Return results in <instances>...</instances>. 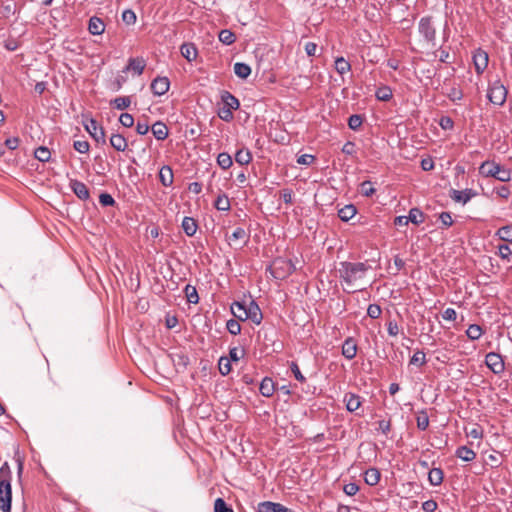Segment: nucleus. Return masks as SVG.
<instances>
[{"label": "nucleus", "instance_id": "1", "mask_svg": "<svg viewBox=\"0 0 512 512\" xmlns=\"http://www.w3.org/2000/svg\"><path fill=\"white\" fill-rule=\"evenodd\" d=\"M370 269L367 262L342 261L338 268L339 279L342 284L354 288L360 285Z\"/></svg>", "mask_w": 512, "mask_h": 512}, {"label": "nucleus", "instance_id": "2", "mask_svg": "<svg viewBox=\"0 0 512 512\" xmlns=\"http://www.w3.org/2000/svg\"><path fill=\"white\" fill-rule=\"evenodd\" d=\"M12 473L7 462L0 467V510L2 512L11 511L12 489H11Z\"/></svg>", "mask_w": 512, "mask_h": 512}, {"label": "nucleus", "instance_id": "3", "mask_svg": "<svg viewBox=\"0 0 512 512\" xmlns=\"http://www.w3.org/2000/svg\"><path fill=\"white\" fill-rule=\"evenodd\" d=\"M479 173L485 178H495L501 182H509L511 180L512 171L503 167L493 160L484 161L479 167Z\"/></svg>", "mask_w": 512, "mask_h": 512}, {"label": "nucleus", "instance_id": "4", "mask_svg": "<svg viewBox=\"0 0 512 512\" xmlns=\"http://www.w3.org/2000/svg\"><path fill=\"white\" fill-rule=\"evenodd\" d=\"M271 276L277 280H283L295 271V266L291 260L276 258L268 268Z\"/></svg>", "mask_w": 512, "mask_h": 512}, {"label": "nucleus", "instance_id": "5", "mask_svg": "<svg viewBox=\"0 0 512 512\" xmlns=\"http://www.w3.org/2000/svg\"><path fill=\"white\" fill-rule=\"evenodd\" d=\"M507 94L508 90L500 79H496L489 84L487 98L492 104L503 106L506 102Z\"/></svg>", "mask_w": 512, "mask_h": 512}, {"label": "nucleus", "instance_id": "6", "mask_svg": "<svg viewBox=\"0 0 512 512\" xmlns=\"http://www.w3.org/2000/svg\"><path fill=\"white\" fill-rule=\"evenodd\" d=\"M418 31L428 45L436 46V29L431 16H425L419 20Z\"/></svg>", "mask_w": 512, "mask_h": 512}, {"label": "nucleus", "instance_id": "7", "mask_svg": "<svg viewBox=\"0 0 512 512\" xmlns=\"http://www.w3.org/2000/svg\"><path fill=\"white\" fill-rule=\"evenodd\" d=\"M85 130L89 133V135L98 143L105 145L106 144V134L105 130L102 126H98L97 121L93 118H90L86 123H84Z\"/></svg>", "mask_w": 512, "mask_h": 512}, {"label": "nucleus", "instance_id": "8", "mask_svg": "<svg viewBox=\"0 0 512 512\" xmlns=\"http://www.w3.org/2000/svg\"><path fill=\"white\" fill-rule=\"evenodd\" d=\"M485 363L489 369L495 374H500L504 371L505 365L500 354L490 352L485 357Z\"/></svg>", "mask_w": 512, "mask_h": 512}, {"label": "nucleus", "instance_id": "9", "mask_svg": "<svg viewBox=\"0 0 512 512\" xmlns=\"http://www.w3.org/2000/svg\"><path fill=\"white\" fill-rule=\"evenodd\" d=\"M489 56L486 51L478 48L473 53V63L477 74H482L488 66Z\"/></svg>", "mask_w": 512, "mask_h": 512}, {"label": "nucleus", "instance_id": "10", "mask_svg": "<svg viewBox=\"0 0 512 512\" xmlns=\"http://www.w3.org/2000/svg\"><path fill=\"white\" fill-rule=\"evenodd\" d=\"M151 91L156 96H162L166 94L170 88V80L168 77L158 76L151 82Z\"/></svg>", "mask_w": 512, "mask_h": 512}, {"label": "nucleus", "instance_id": "11", "mask_svg": "<svg viewBox=\"0 0 512 512\" xmlns=\"http://www.w3.org/2000/svg\"><path fill=\"white\" fill-rule=\"evenodd\" d=\"M477 195L478 193L475 190L469 188H466L464 190L452 189L450 191L451 199L454 200L455 202H459L462 204L468 203L473 197Z\"/></svg>", "mask_w": 512, "mask_h": 512}, {"label": "nucleus", "instance_id": "12", "mask_svg": "<svg viewBox=\"0 0 512 512\" xmlns=\"http://www.w3.org/2000/svg\"><path fill=\"white\" fill-rule=\"evenodd\" d=\"M245 318L246 320H251L253 323L257 325L261 323L263 315L258 304L254 300H250L249 303L247 304Z\"/></svg>", "mask_w": 512, "mask_h": 512}, {"label": "nucleus", "instance_id": "13", "mask_svg": "<svg viewBox=\"0 0 512 512\" xmlns=\"http://www.w3.org/2000/svg\"><path fill=\"white\" fill-rule=\"evenodd\" d=\"M146 67V61L143 57H131L128 59L127 66L123 69V72L132 71L136 75H141Z\"/></svg>", "mask_w": 512, "mask_h": 512}, {"label": "nucleus", "instance_id": "14", "mask_svg": "<svg viewBox=\"0 0 512 512\" xmlns=\"http://www.w3.org/2000/svg\"><path fill=\"white\" fill-rule=\"evenodd\" d=\"M69 187L80 200L86 201L89 199V190L83 182L77 179H71L69 182Z\"/></svg>", "mask_w": 512, "mask_h": 512}, {"label": "nucleus", "instance_id": "15", "mask_svg": "<svg viewBox=\"0 0 512 512\" xmlns=\"http://www.w3.org/2000/svg\"><path fill=\"white\" fill-rule=\"evenodd\" d=\"M258 512H295L284 505L271 501H264L258 504Z\"/></svg>", "mask_w": 512, "mask_h": 512}, {"label": "nucleus", "instance_id": "16", "mask_svg": "<svg viewBox=\"0 0 512 512\" xmlns=\"http://www.w3.org/2000/svg\"><path fill=\"white\" fill-rule=\"evenodd\" d=\"M343 402L345 403L346 409L349 412H355L360 408L362 404V398L358 394L348 392L344 395Z\"/></svg>", "mask_w": 512, "mask_h": 512}, {"label": "nucleus", "instance_id": "17", "mask_svg": "<svg viewBox=\"0 0 512 512\" xmlns=\"http://www.w3.org/2000/svg\"><path fill=\"white\" fill-rule=\"evenodd\" d=\"M357 354V343L353 337H348L344 340L342 344V355L348 359L352 360L355 358Z\"/></svg>", "mask_w": 512, "mask_h": 512}, {"label": "nucleus", "instance_id": "18", "mask_svg": "<svg viewBox=\"0 0 512 512\" xmlns=\"http://www.w3.org/2000/svg\"><path fill=\"white\" fill-rule=\"evenodd\" d=\"M180 53L188 62H192L196 59L198 50L194 43L186 42L181 45Z\"/></svg>", "mask_w": 512, "mask_h": 512}, {"label": "nucleus", "instance_id": "19", "mask_svg": "<svg viewBox=\"0 0 512 512\" xmlns=\"http://www.w3.org/2000/svg\"><path fill=\"white\" fill-rule=\"evenodd\" d=\"M221 101L224 107L230 108L232 110H237L240 107L239 100L226 90L221 92Z\"/></svg>", "mask_w": 512, "mask_h": 512}, {"label": "nucleus", "instance_id": "20", "mask_svg": "<svg viewBox=\"0 0 512 512\" xmlns=\"http://www.w3.org/2000/svg\"><path fill=\"white\" fill-rule=\"evenodd\" d=\"M110 145L119 152H124L128 147V142L122 134L114 133L110 137Z\"/></svg>", "mask_w": 512, "mask_h": 512}, {"label": "nucleus", "instance_id": "21", "mask_svg": "<svg viewBox=\"0 0 512 512\" xmlns=\"http://www.w3.org/2000/svg\"><path fill=\"white\" fill-rule=\"evenodd\" d=\"M455 456L464 462H472L476 458V453L467 446H459L455 451Z\"/></svg>", "mask_w": 512, "mask_h": 512}, {"label": "nucleus", "instance_id": "22", "mask_svg": "<svg viewBox=\"0 0 512 512\" xmlns=\"http://www.w3.org/2000/svg\"><path fill=\"white\" fill-rule=\"evenodd\" d=\"M381 473L379 469L371 467L364 473V481L369 486H375L379 483Z\"/></svg>", "mask_w": 512, "mask_h": 512}, {"label": "nucleus", "instance_id": "23", "mask_svg": "<svg viewBox=\"0 0 512 512\" xmlns=\"http://www.w3.org/2000/svg\"><path fill=\"white\" fill-rule=\"evenodd\" d=\"M159 180L165 187H169L173 184V171L170 166L164 165L159 171Z\"/></svg>", "mask_w": 512, "mask_h": 512}, {"label": "nucleus", "instance_id": "24", "mask_svg": "<svg viewBox=\"0 0 512 512\" xmlns=\"http://www.w3.org/2000/svg\"><path fill=\"white\" fill-rule=\"evenodd\" d=\"M88 30L92 35H101L105 30V24L102 19L91 17L88 24Z\"/></svg>", "mask_w": 512, "mask_h": 512}, {"label": "nucleus", "instance_id": "25", "mask_svg": "<svg viewBox=\"0 0 512 512\" xmlns=\"http://www.w3.org/2000/svg\"><path fill=\"white\" fill-rule=\"evenodd\" d=\"M275 391V384L269 377L263 378L260 383L259 392L264 397H271Z\"/></svg>", "mask_w": 512, "mask_h": 512}, {"label": "nucleus", "instance_id": "26", "mask_svg": "<svg viewBox=\"0 0 512 512\" xmlns=\"http://www.w3.org/2000/svg\"><path fill=\"white\" fill-rule=\"evenodd\" d=\"M247 310V304L239 301H235L231 305V313L239 320V321H245V313Z\"/></svg>", "mask_w": 512, "mask_h": 512}, {"label": "nucleus", "instance_id": "27", "mask_svg": "<svg viewBox=\"0 0 512 512\" xmlns=\"http://www.w3.org/2000/svg\"><path fill=\"white\" fill-rule=\"evenodd\" d=\"M152 134L157 140H165L168 136V128L163 122H155L151 127Z\"/></svg>", "mask_w": 512, "mask_h": 512}, {"label": "nucleus", "instance_id": "28", "mask_svg": "<svg viewBox=\"0 0 512 512\" xmlns=\"http://www.w3.org/2000/svg\"><path fill=\"white\" fill-rule=\"evenodd\" d=\"M181 226L185 234L190 237L195 235L198 228L196 220L192 217H184Z\"/></svg>", "mask_w": 512, "mask_h": 512}, {"label": "nucleus", "instance_id": "29", "mask_svg": "<svg viewBox=\"0 0 512 512\" xmlns=\"http://www.w3.org/2000/svg\"><path fill=\"white\" fill-rule=\"evenodd\" d=\"M444 473L441 468H432L428 473V481L432 486H439L443 482Z\"/></svg>", "mask_w": 512, "mask_h": 512}, {"label": "nucleus", "instance_id": "30", "mask_svg": "<svg viewBox=\"0 0 512 512\" xmlns=\"http://www.w3.org/2000/svg\"><path fill=\"white\" fill-rule=\"evenodd\" d=\"M251 160H252V154L249 151V149H245V148L239 149L235 154V161L239 165H247L251 162Z\"/></svg>", "mask_w": 512, "mask_h": 512}, {"label": "nucleus", "instance_id": "31", "mask_svg": "<svg viewBox=\"0 0 512 512\" xmlns=\"http://www.w3.org/2000/svg\"><path fill=\"white\" fill-rule=\"evenodd\" d=\"M234 73L241 79H246L251 74V68L248 64L237 62L234 64Z\"/></svg>", "mask_w": 512, "mask_h": 512}, {"label": "nucleus", "instance_id": "32", "mask_svg": "<svg viewBox=\"0 0 512 512\" xmlns=\"http://www.w3.org/2000/svg\"><path fill=\"white\" fill-rule=\"evenodd\" d=\"M355 214H356V208L354 205H351V204L344 206L343 208H341L338 211L339 218L344 222H347L350 219H352L355 216Z\"/></svg>", "mask_w": 512, "mask_h": 512}, {"label": "nucleus", "instance_id": "33", "mask_svg": "<svg viewBox=\"0 0 512 512\" xmlns=\"http://www.w3.org/2000/svg\"><path fill=\"white\" fill-rule=\"evenodd\" d=\"M392 96V89L387 85L379 87L375 92V97L379 101H389L392 98Z\"/></svg>", "mask_w": 512, "mask_h": 512}, {"label": "nucleus", "instance_id": "34", "mask_svg": "<svg viewBox=\"0 0 512 512\" xmlns=\"http://www.w3.org/2000/svg\"><path fill=\"white\" fill-rule=\"evenodd\" d=\"M409 222L419 225L424 221V213L419 208H411L407 215Z\"/></svg>", "mask_w": 512, "mask_h": 512}, {"label": "nucleus", "instance_id": "35", "mask_svg": "<svg viewBox=\"0 0 512 512\" xmlns=\"http://www.w3.org/2000/svg\"><path fill=\"white\" fill-rule=\"evenodd\" d=\"M335 69L337 73L344 75L351 70V64L344 57H337L335 59Z\"/></svg>", "mask_w": 512, "mask_h": 512}, {"label": "nucleus", "instance_id": "36", "mask_svg": "<svg viewBox=\"0 0 512 512\" xmlns=\"http://www.w3.org/2000/svg\"><path fill=\"white\" fill-rule=\"evenodd\" d=\"M184 292L189 303L197 304L199 302V296L195 286L187 284L184 288Z\"/></svg>", "mask_w": 512, "mask_h": 512}, {"label": "nucleus", "instance_id": "37", "mask_svg": "<svg viewBox=\"0 0 512 512\" xmlns=\"http://www.w3.org/2000/svg\"><path fill=\"white\" fill-rule=\"evenodd\" d=\"M416 423H417V428L419 430H426L429 426V416L426 412V410H421L417 413V416H416Z\"/></svg>", "mask_w": 512, "mask_h": 512}, {"label": "nucleus", "instance_id": "38", "mask_svg": "<svg viewBox=\"0 0 512 512\" xmlns=\"http://www.w3.org/2000/svg\"><path fill=\"white\" fill-rule=\"evenodd\" d=\"M483 334V330L481 326L478 324H471L469 325L468 329L466 330V335L470 340H478Z\"/></svg>", "mask_w": 512, "mask_h": 512}, {"label": "nucleus", "instance_id": "39", "mask_svg": "<svg viewBox=\"0 0 512 512\" xmlns=\"http://www.w3.org/2000/svg\"><path fill=\"white\" fill-rule=\"evenodd\" d=\"M218 37H219V41L225 45H231L236 40L235 34L228 29L221 30L219 32Z\"/></svg>", "mask_w": 512, "mask_h": 512}, {"label": "nucleus", "instance_id": "40", "mask_svg": "<svg viewBox=\"0 0 512 512\" xmlns=\"http://www.w3.org/2000/svg\"><path fill=\"white\" fill-rule=\"evenodd\" d=\"M496 236L505 242H512V225L499 228L496 232Z\"/></svg>", "mask_w": 512, "mask_h": 512}, {"label": "nucleus", "instance_id": "41", "mask_svg": "<svg viewBox=\"0 0 512 512\" xmlns=\"http://www.w3.org/2000/svg\"><path fill=\"white\" fill-rule=\"evenodd\" d=\"M34 156L40 162H48L51 158V152L47 147L40 146L35 150Z\"/></svg>", "mask_w": 512, "mask_h": 512}, {"label": "nucleus", "instance_id": "42", "mask_svg": "<svg viewBox=\"0 0 512 512\" xmlns=\"http://www.w3.org/2000/svg\"><path fill=\"white\" fill-rule=\"evenodd\" d=\"M217 164L224 170L230 168L233 164L232 157L226 153H219L217 156Z\"/></svg>", "mask_w": 512, "mask_h": 512}, {"label": "nucleus", "instance_id": "43", "mask_svg": "<svg viewBox=\"0 0 512 512\" xmlns=\"http://www.w3.org/2000/svg\"><path fill=\"white\" fill-rule=\"evenodd\" d=\"M111 104L118 110H124L130 106L131 99L129 96L117 97L111 101Z\"/></svg>", "mask_w": 512, "mask_h": 512}, {"label": "nucleus", "instance_id": "44", "mask_svg": "<svg viewBox=\"0 0 512 512\" xmlns=\"http://www.w3.org/2000/svg\"><path fill=\"white\" fill-rule=\"evenodd\" d=\"M450 101L458 104L464 97L463 91L458 87H451L449 92L446 94Z\"/></svg>", "mask_w": 512, "mask_h": 512}, {"label": "nucleus", "instance_id": "45", "mask_svg": "<svg viewBox=\"0 0 512 512\" xmlns=\"http://www.w3.org/2000/svg\"><path fill=\"white\" fill-rule=\"evenodd\" d=\"M215 208L219 211L230 210V201L226 195H219L215 200Z\"/></svg>", "mask_w": 512, "mask_h": 512}, {"label": "nucleus", "instance_id": "46", "mask_svg": "<svg viewBox=\"0 0 512 512\" xmlns=\"http://www.w3.org/2000/svg\"><path fill=\"white\" fill-rule=\"evenodd\" d=\"M218 368L221 375L226 376L231 372V361L227 357H220Z\"/></svg>", "mask_w": 512, "mask_h": 512}, {"label": "nucleus", "instance_id": "47", "mask_svg": "<svg viewBox=\"0 0 512 512\" xmlns=\"http://www.w3.org/2000/svg\"><path fill=\"white\" fill-rule=\"evenodd\" d=\"M248 239V235L245 231L244 228L242 227H237L231 234V236H229V241H244L246 242Z\"/></svg>", "mask_w": 512, "mask_h": 512}, {"label": "nucleus", "instance_id": "48", "mask_svg": "<svg viewBox=\"0 0 512 512\" xmlns=\"http://www.w3.org/2000/svg\"><path fill=\"white\" fill-rule=\"evenodd\" d=\"M214 512H234L224 499L217 498L214 502Z\"/></svg>", "mask_w": 512, "mask_h": 512}, {"label": "nucleus", "instance_id": "49", "mask_svg": "<svg viewBox=\"0 0 512 512\" xmlns=\"http://www.w3.org/2000/svg\"><path fill=\"white\" fill-rule=\"evenodd\" d=\"M427 362L426 355L423 351L417 350L410 358V364L423 366Z\"/></svg>", "mask_w": 512, "mask_h": 512}, {"label": "nucleus", "instance_id": "50", "mask_svg": "<svg viewBox=\"0 0 512 512\" xmlns=\"http://www.w3.org/2000/svg\"><path fill=\"white\" fill-rule=\"evenodd\" d=\"M172 360L174 365L177 367H181L182 370L186 369L189 363V358L184 354H174L172 356Z\"/></svg>", "mask_w": 512, "mask_h": 512}, {"label": "nucleus", "instance_id": "51", "mask_svg": "<svg viewBox=\"0 0 512 512\" xmlns=\"http://www.w3.org/2000/svg\"><path fill=\"white\" fill-rule=\"evenodd\" d=\"M439 220L441 222V229H447L453 225V219L450 212H441L439 214Z\"/></svg>", "mask_w": 512, "mask_h": 512}, {"label": "nucleus", "instance_id": "52", "mask_svg": "<svg viewBox=\"0 0 512 512\" xmlns=\"http://www.w3.org/2000/svg\"><path fill=\"white\" fill-rule=\"evenodd\" d=\"M363 123V118L361 115H358V114H353L349 117L348 119V126L351 130H358L360 128V126L362 125Z\"/></svg>", "mask_w": 512, "mask_h": 512}, {"label": "nucleus", "instance_id": "53", "mask_svg": "<svg viewBox=\"0 0 512 512\" xmlns=\"http://www.w3.org/2000/svg\"><path fill=\"white\" fill-rule=\"evenodd\" d=\"M226 328L232 335H238L241 332V325L237 320L230 319L226 323Z\"/></svg>", "mask_w": 512, "mask_h": 512}, {"label": "nucleus", "instance_id": "54", "mask_svg": "<svg viewBox=\"0 0 512 512\" xmlns=\"http://www.w3.org/2000/svg\"><path fill=\"white\" fill-rule=\"evenodd\" d=\"M498 255L501 259L510 261V255H512V251L507 244H501L498 246Z\"/></svg>", "mask_w": 512, "mask_h": 512}, {"label": "nucleus", "instance_id": "55", "mask_svg": "<svg viewBox=\"0 0 512 512\" xmlns=\"http://www.w3.org/2000/svg\"><path fill=\"white\" fill-rule=\"evenodd\" d=\"M290 369L297 381L301 383H304L306 381L305 376L301 373L299 366L296 362L292 361L290 363Z\"/></svg>", "mask_w": 512, "mask_h": 512}, {"label": "nucleus", "instance_id": "56", "mask_svg": "<svg viewBox=\"0 0 512 512\" xmlns=\"http://www.w3.org/2000/svg\"><path fill=\"white\" fill-rule=\"evenodd\" d=\"M136 14L133 10L127 9L122 13V20L124 23L131 25L136 22Z\"/></svg>", "mask_w": 512, "mask_h": 512}, {"label": "nucleus", "instance_id": "57", "mask_svg": "<svg viewBox=\"0 0 512 512\" xmlns=\"http://www.w3.org/2000/svg\"><path fill=\"white\" fill-rule=\"evenodd\" d=\"M382 313L381 307L378 304H370L367 308V315L372 319H377Z\"/></svg>", "mask_w": 512, "mask_h": 512}, {"label": "nucleus", "instance_id": "58", "mask_svg": "<svg viewBox=\"0 0 512 512\" xmlns=\"http://www.w3.org/2000/svg\"><path fill=\"white\" fill-rule=\"evenodd\" d=\"M433 56L435 58L438 57L439 61L442 63H450V61H449L450 54H449L448 50H446V49L439 48L438 50L433 52Z\"/></svg>", "mask_w": 512, "mask_h": 512}, {"label": "nucleus", "instance_id": "59", "mask_svg": "<svg viewBox=\"0 0 512 512\" xmlns=\"http://www.w3.org/2000/svg\"><path fill=\"white\" fill-rule=\"evenodd\" d=\"M73 147L79 153H87L89 151L90 144L85 140H77L74 141Z\"/></svg>", "mask_w": 512, "mask_h": 512}, {"label": "nucleus", "instance_id": "60", "mask_svg": "<svg viewBox=\"0 0 512 512\" xmlns=\"http://www.w3.org/2000/svg\"><path fill=\"white\" fill-rule=\"evenodd\" d=\"M99 203L106 207V206H113L115 205L114 198L109 193H101L99 195Z\"/></svg>", "mask_w": 512, "mask_h": 512}, {"label": "nucleus", "instance_id": "61", "mask_svg": "<svg viewBox=\"0 0 512 512\" xmlns=\"http://www.w3.org/2000/svg\"><path fill=\"white\" fill-rule=\"evenodd\" d=\"M232 111H233L232 109L223 106L222 108H220V110L218 112V116L223 121L230 122L234 117Z\"/></svg>", "mask_w": 512, "mask_h": 512}, {"label": "nucleus", "instance_id": "62", "mask_svg": "<svg viewBox=\"0 0 512 512\" xmlns=\"http://www.w3.org/2000/svg\"><path fill=\"white\" fill-rule=\"evenodd\" d=\"M119 122L126 128H130L134 124V118L129 113H122L119 117Z\"/></svg>", "mask_w": 512, "mask_h": 512}, {"label": "nucleus", "instance_id": "63", "mask_svg": "<svg viewBox=\"0 0 512 512\" xmlns=\"http://www.w3.org/2000/svg\"><path fill=\"white\" fill-rule=\"evenodd\" d=\"M361 192L364 196H371L375 193V189L370 181H364L361 183Z\"/></svg>", "mask_w": 512, "mask_h": 512}, {"label": "nucleus", "instance_id": "64", "mask_svg": "<svg viewBox=\"0 0 512 512\" xmlns=\"http://www.w3.org/2000/svg\"><path fill=\"white\" fill-rule=\"evenodd\" d=\"M343 491L348 496H354L359 491V486L356 483L351 482L344 485Z\"/></svg>", "mask_w": 512, "mask_h": 512}]
</instances>
